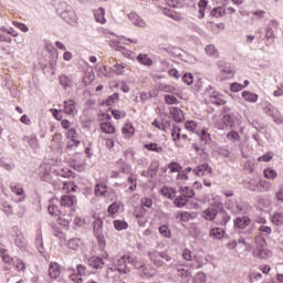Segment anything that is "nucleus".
Segmentation results:
<instances>
[{"mask_svg":"<svg viewBox=\"0 0 283 283\" xmlns=\"http://www.w3.org/2000/svg\"><path fill=\"white\" fill-rule=\"evenodd\" d=\"M171 138L177 147H184L191 143V138H189L187 134L182 133V128L178 126H172Z\"/></svg>","mask_w":283,"mask_h":283,"instance_id":"1","label":"nucleus"},{"mask_svg":"<svg viewBox=\"0 0 283 283\" xmlns=\"http://www.w3.org/2000/svg\"><path fill=\"white\" fill-rule=\"evenodd\" d=\"M255 243L258 250L254 252L256 258L260 260H268V258H271V251L266 249V239L263 237H256Z\"/></svg>","mask_w":283,"mask_h":283,"instance_id":"2","label":"nucleus"},{"mask_svg":"<svg viewBox=\"0 0 283 283\" xmlns=\"http://www.w3.org/2000/svg\"><path fill=\"white\" fill-rule=\"evenodd\" d=\"M93 231L97 238V242L102 249H105L106 242L105 237H103V220L95 219L93 222Z\"/></svg>","mask_w":283,"mask_h":283,"instance_id":"3","label":"nucleus"},{"mask_svg":"<svg viewBox=\"0 0 283 283\" xmlns=\"http://www.w3.org/2000/svg\"><path fill=\"white\" fill-rule=\"evenodd\" d=\"M102 134H116V126L112 123V115H106V118L99 123Z\"/></svg>","mask_w":283,"mask_h":283,"instance_id":"4","label":"nucleus"},{"mask_svg":"<svg viewBox=\"0 0 283 283\" xmlns=\"http://www.w3.org/2000/svg\"><path fill=\"white\" fill-rule=\"evenodd\" d=\"M135 259L130 255H123L117 260L116 266L119 273H129L127 264H134Z\"/></svg>","mask_w":283,"mask_h":283,"instance_id":"5","label":"nucleus"},{"mask_svg":"<svg viewBox=\"0 0 283 283\" xmlns=\"http://www.w3.org/2000/svg\"><path fill=\"white\" fill-rule=\"evenodd\" d=\"M220 74L219 77L221 81H229L235 76V70L231 64H219Z\"/></svg>","mask_w":283,"mask_h":283,"instance_id":"6","label":"nucleus"},{"mask_svg":"<svg viewBox=\"0 0 283 283\" xmlns=\"http://www.w3.org/2000/svg\"><path fill=\"white\" fill-rule=\"evenodd\" d=\"M192 172L195 176L202 177V176H209L210 178L213 176V169L209 166V164H202L197 166Z\"/></svg>","mask_w":283,"mask_h":283,"instance_id":"7","label":"nucleus"},{"mask_svg":"<svg viewBox=\"0 0 283 283\" xmlns=\"http://www.w3.org/2000/svg\"><path fill=\"white\" fill-rule=\"evenodd\" d=\"M76 196H72V195H64L61 197L60 200V205L61 207H71V211L74 213V211H76L75 209V205H76Z\"/></svg>","mask_w":283,"mask_h":283,"instance_id":"8","label":"nucleus"},{"mask_svg":"<svg viewBox=\"0 0 283 283\" xmlns=\"http://www.w3.org/2000/svg\"><path fill=\"white\" fill-rule=\"evenodd\" d=\"M209 101L210 103H212L213 105H218V106H222V105H227V99L224 98V95H222L220 92L218 91H212L209 95Z\"/></svg>","mask_w":283,"mask_h":283,"instance_id":"9","label":"nucleus"},{"mask_svg":"<svg viewBox=\"0 0 283 283\" xmlns=\"http://www.w3.org/2000/svg\"><path fill=\"white\" fill-rule=\"evenodd\" d=\"M128 19L134 25H136V28H147V22H145L144 19L140 18V15H138L136 12L128 13Z\"/></svg>","mask_w":283,"mask_h":283,"instance_id":"10","label":"nucleus"},{"mask_svg":"<svg viewBox=\"0 0 283 283\" xmlns=\"http://www.w3.org/2000/svg\"><path fill=\"white\" fill-rule=\"evenodd\" d=\"M57 203H59V199H51L49 201V206H48V211H49L50 216H54L55 218H57L59 216H61L63 213L59 209Z\"/></svg>","mask_w":283,"mask_h":283,"instance_id":"11","label":"nucleus"},{"mask_svg":"<svg viewBox=\"0 0 283 283\" xmlns=\"http://www.w3.org/2000/svg\"><path fill=\"white\" fill-rule=\"evenodd\" d=\"M49 276L51 280H56L61 276V265L56 262H51L49 268Z\"/></svg>","mask_w":283,"mask_h":283,"instance_id":"12","label":"nucleus"},{"mask_svg":"<svg viewBox=\"0 0 283 283\" xmlns=\"http://www.w3.org/2000/svg\"><path fill=\"white\" fill-rule=\"evenodd\" d=\"M170 116L174 118L175 123H182L185 120V113L178 107H170Z\"/></svg>","mask_w":283,"mask_h":283,"instance_id":"13","label":"nucleus"},{"mask_svg":"<svg viewBox=\"0 0 283 283\" xmlns=\"http://www.w3.org/2000/svg\"><path fill=\"white\" fill-rule=\"evenodd\" d=\"M271 187L272 185L270 181L261 180L258 182L256 186L251 187V191H261V192L271 191Z\"/></svg>","mask_w":283,"mask_h":283,"instance_id":"14","label":"nucleus"},{"mask_svg":"<svg viewBox=\"0 0 283 283\" xmlns=\"http://www.w3.org/2000/svg\"><path fill=\"white\" fill-rule=\"evenodd\" d=\"M269 207H271V200L263 198V197L256 198L255 208L259 211H265V209H269Z\"/></svg>","mask_w":283,"mask_h":283,"instance_id":"15","label":"nucleus"},{"mask_svg":"<svg viewBox=\"0 0 283 283\" xmlns=\"http://www.w3.org/2000/svg\"><path fill=\"white\" fill-rule=\"evenodd\" d=\"M0 255H1V259L4 262V264H8L6 270L10 271V269H12V266H14V259L12 256H10V254H8V250H1Z\"/></svg>","mask_w":283,"mask_h":283,"instance_id":"16","label":"nucleus"},{"mask_svg":"<svg viewBox=\"0 0 283 283\" xmlns=\"http://www.w3.org/2000/svg\"><path fill=\"white\" fill-rule=\"evenodd\" d=\"M88 266L95 270L103 269L105 266V262L102 258L92 256L91 259H88Z\"/></svg>","mask_w":283,"mask_h":283,"instance_id":"17","label":"nucleus"},{"mask_svg":"<svg viewBox=\"0 0 283 283\" xmlns=\"http://www.w3.org/2000/svg\"><path fill=\"white\" fill-rule=\"evenodd\" d=\"M136 129L134 128V125L130 123H126L122 127V134L124 138H132L134 136Z\"/></svg>","mask_w":283,"mask_h":283,"instance_id":"18","label":"nucleus"},{"mask_svg":"<svg viewBox=\"0 0 283 283\" xmlns=\"http://www.w3.org/2000/svg\"><path fill=\"white\" fill-rule=\"evenodd\" d=\"M64 112L69 116H73V114H76V102H74V99H69L64 102Z\"/></svg>","mask_w":283,"mask_h":283,"instance_id":"19","label":"nucleus"},{"mask_svg":"<svg viewBox=\"0 0 283 283\" xmlns=\"http://www.w3.org/2000/svg\"><path fill=\"white\" fill-rule=\"evenodd\" d=\"M164 14H165L166 17H169V18L172 19L174 21H182V13L177 12V11L174 10V9H167V8H165V9H164Z\"/></svg>","mask_w":283,"mask_h":283,"instance_id":"20","label":"nucleus"},{"mask_svg":"<svg viewBox=\"0 0 283 283\" xmlns=\"http://www.w3.org/2000/svg\"><path fill=\"white\" fill-rule=\"evenodd\" d=\"M148 258L150 262L155 264V266H163V264H165L160 258V252L158 251L149 252Z\"/></svg>","mask_w":283,"mask_h":283,"instance_id":"21","label":"nucleus"},{"mask_svg":"<svg viewBox=\"0 0 283 283\" xmlns=\"http://www.w3.org/2000/svg\"><path fill=\"white\" fill-rule=\"evenodd\" d=\"M242 98L247 102V103H255L258 101V98H260V96L251 91H243L241 93Z\"/></svg>","mask_w":283,"mask_h":283,"instance_id":"22","label":"nucleus"},{"mask_svg":"<svg viewBox=\"0 0 283 283\" xmlns=\"http://www.w3.org/2000/svg\"><path fill=\"white\" fill-rule=\"evenodd\" d=\"M137 61L138 63H140L142 65H146L147 67H151V65H154V60L149 57V54L140 53L139 55H137Z\"/></svg>","mask_w":283,"mask_h":283,"instance_id":"23","label":"nucleus"},{"mask_svg":"<svg viewBox=\"0 0 283 283\" xmlns=\"http://www.w3.org/2000/svg\"><path fill=\"white\" fill-rule=\"evenodd\" d=\"M234 224L238 229H247V227L251 224V219H249V217H238L234 220Z\"/></svg>","mask_w":283,"mask_h":283,"instance_id":"24","label":"nucleus"},{"mask_svg":"<svg viewBox=\"0 0 283 283\" xmlns=\"http://www.w3.org/2000/svg\"><path fill=\"white\" fill-rule=\"evenodd\" d=\"M216 216H218V210L213 209V208H208L206 210H203L201 212V217L205 219V220H216Z\"/></svg>","mask_w":283,"mask_h":283,"instance_id":"25","label":"nucleus"},{"mask_svg":"<svg viewBox=\"0 0 283 283\" xmlns=\"http://www.w3.org/2000/svg\"><path fill=\"white\" fill-rule=\"evenodd\" d=\"M94 17L97 23H102V25L107 23V19H105V10L103 8L95 10Z\"/></svg>","mask_w":283,"mask_h":283,"instance_id":"26","label":"nucleus"},{"mask_svg":"<svg viewBox=\"0 0 283 283\" xmlns=\"http://www.w3.org/2000/svg\"><path fill=\"white\" fill-rule=\"evenodd\" d=\"M69 249H72L73 251H78L83 247V241L78 238H74L69 240L67 242Z\"/></svg>","mask_w":283,"mask_h":283,"instance_id":"27","label":"nucleus"},{"mask_svg":"<svg viewBox=\"0 0 283 283\" xmlns=\"http://www.w3.org/2000/svg\"><path fill=\"white\" fill-rule=\"evenodd\" d=\"M159 191L164 198H176V190L171 187L164 186Z\"/></svg>","mask_w":283,"mask_h":283,"instance_id":"28","label":"nucleus"},{"mask_svg":"<svg viewBox=\"0 0 283 283\" xmlns=\"http://www.w3.org/2000/svg\"><path fill=\"white\" fill-rule=\"evenodd\" d=\"M126 67L127 64L125 63H116L113 65L112 71L114 72V74H116V76H123V74H125Z\"/></svg>","mask_w":283,"mask_h":283,"instance_id":"29","label":"nucleus"},{"mask_svg":"<svg viewBox=\"0 0 283 283\" xmlns=\"http://www.w3.org/2000/svg\"><path fill=\"white\" fill-rule=\"evenodd\" d=\"M145 149H147L148 151H155L156 154H163V151H165V149L163 148V146L156 144V143H149V144H145L144 145Z\"/></svg>","mask_w":283,"mask_h":283,"instance_id":"30","label":"nucleus"},{"mask_svg":"<svg viewBox=\"0 0 283 283\" xmlns=\"http://www.w3.org/2000/svg\"><path fill=\"white\" fill-rule=\"evenodd\" d=\"M210 238H213V240H222L224 238V230H222L221 228L211 229Z\"/></svg>","mask_w":283,"mask_h":283,"instance_id":"31","label":"nucleus"},{"mask_svg":"<svg viewBox=\"0 0 283 283\" xmlns=\"http://www.w3.org/2000/svg\"><path fill=\"white\" fill-rule=\"evenodd\" d=\"M209 2L207 0H200L198 2V19H205V11Z\"/></svg>","mask_w":283,"mask_h":283,"instance_id":"32","label":"nucleus"},{"mask_svg":"<svg viewBox=\"0 0 283 283\" xmlns=\"http://www.w3.org/2000/svg\"><path fill=\"white\" fill-rule=\"evenodd\" d=\"M178 275L184 283L191 282V272H189V270L179 269Z\"/></svg>","mask_w":283,"mask_h":283,"instance_id":"33","label":"nucleus"},{"mask_svg":"<svg viewBox=\"0 0 283 283\" xmlns=\"http://www.w3.org/2000/svg\"><path fill=\"white\" fill-rule=\"evenodd\" d=\"M55 176H61L62 178H74V171L69 168H62L54 171Z\"/></svg>","mask_w":283,"mask_h":283,"instance_id":"34","label":"nucleus"},{"mask_svg":"<svg viewBox=\"0 0 283 283\" xmlns=\"http://www.w3.org/2000/svg\"><path fill=\"white\" fill-rule=\"evenodd\" d=\"M206 53L208 56H214V59H218L220 56V52H218V49L213 44H209L206 46Z\"/></svg>","mask_w":283,"mask_h":283,"instance_id":"35","label":"nucleus"},{"mask_svg":"<svg viewBox=\"0 0 283 283\" xmlns=\"http://www.w3.org/2000/svg\"><path fill=\"white\" fill-rule=\"evenodd\" d=\"M113 224H114V229H116V231H125V229H127L129 227V224L125 220H115L113 222Z\"/></svg>","mask_w":283,"mask_h":283,"instance_id":"36","label":"nucleus"},{"mask_svg":"<svg viewBox=\"0 0 283 283\" xmlns=\"http://www.w3.org/2000/svg\"><path fill=\"white\" fill-rule=\"evenodd\" d=\"M185 129L188 132H191L192 134L196 133V129H198V122L196 120H186L184 124Z\"/></svg>","mask_w":283,"mask_h":283,"instance_id":"37","label":"nucleus"},{"mask_svg":"<svg viewBox=\"0 0 283 283\" xmlns=\"http://www.w3.org/2000/svg\"><path fill=\"white\" fill-rule=\"evenodd\" d=\"M227 14V9L223 7H217L211 10V15L216 17V19H220V17H224Z\"/></svg>","mask_w":283,"mask_h":283,"instance_id":"38","label":"nucleus"},{"mask_svg":"<svg viewBox=\"0 0 283 283\" xmlns=\"http://www.w3.org/2000/svg\"><path fill=\"white\" fill-rule=\"evenodd\" d=\"M77 138L78 137L67 138L66 149H74V147H78V145H81V142Z\"/></svg>","mask_w":283,"mask_h":283,"instance_id":"39","label":"nucleus"},{"mask_svg":"<svg viewBox=\"0 0 283 283\" xmlns=\"http://www.w3.org/2000/svg\"><path fill=\"white\" fill-rule=\"evenodd\" d=\"M15 244L17 247H19L20 249H25L27 244H28V241L25 240V237L20 233L17 235L15 238Z\"/></svg>","mask_w":283,"mask_h":283,"instance_id":"40","label":"nucleus"},{"mask_svg":"<svg viewBox=\"0 0 283 283\" xmlns=\"http://www.w3.org/2000/svg\"><path fill=\"white\" fill-rule=\"evenodd\" d=\"M179 189H181V193L186 198H193V196H196V192L193 191V189H191L187 186H180Z\"/></svg>","mask_w":283,"mask_h":283,"instance_id":"41","label":"nucleus"},{"mask_svg":"<svg viewBox=\"0 0 283 283\" xmlns=\"http://www.w3.org/2000/svg\"><path fill=\"white\" fill-rule=\"evenodd\" d=\"M187 202H189V198L186 197L185 195H181L175 199V205H176V207H179V208L185 207V205H187Z\"/></svg>","mask_w":283,"mask_h":283,"instance_id":"42","label":"nucleus"},{"mask_svg":"<svg viewBox=\"0 0 283 283\" xmlns=\"http://www.w3.org/2000/svg\"><path fill=\"white\" fill-rule=\"evenodd\" d=\"M199 136H200V139L203 143H206V145H209V143H211V134H209V132L206 128L201 129Z\"/></svg>","mask_w":283,"mask_h":283,"instance_id":"43","label":"nucleus"},{"mask_svg":"<svg viewBox=\"0 0 283 283\" xmlns=\"http://www.w3.org/2000/svg\"><path fill=\"white\" fill-rule=\"evenodd\" d=\"M62 189L63 191H65L66 193H70V191H76V186L74 185V182L72 181H64L62 184Z\"/></svg>","mask_w":283,"mask_h":283,"instance_id":"44","label":"nucleus"},{"mask_svg":"<svg viewBox=\"0 0 283 283\" xmlns=\"http://www.w3.org/2000/svg\"><path fill=\"white\" fill-rule=\"evenodd\" d=\"M138 179L134 176L128 177L127 185L129 191H136Z\"/></svg>","mask_w":283,"mask_h":283,"instance_id":"45","label":"nucleus"},{"mask_svg":"<svg viewBox=\"0 0 283 283\" xmlns=\"http://www.w3.org/2000/svg\"><path fill=\"white\" fill-rule=\"evenodd\" d=\"M264 177L268 178V180H275V178H277V171L273 170V168H266L264 170Z\"/></svg>","mask_w":283,"mask_h":283,"instance_id":"46","label":"nucleus"},{"mask_svg":"<svg viewBox=\"0 0 283 283\" xmlns=\"http://www.w3.org/2000/svg\"><path fill=\"white\" fill-rule=\"evenodd\" d=\"M95 193L97 196H104L107 193V185L105 184H97L95 188Z\"/></svg>","mask_w":283,"mask_h":283,"instance_id":"47","label":"nucleus"},{"mask_svg":"<svg viewBox=\"0 0 283 283\" xmlns=\"http://www.w3.org/2000/svg\"><path fill=\"white\" fill-rule=\"evenodd\" d=\"M72 219L67 218L65 219V214L62 212L59 217H57V224H60L61 227H70V222Z\"/></svg>","mask_w":283,"mask_h":283,"instance_id":"48","label":"nucleus"},{"mask_svg":"<svg viewBox=\"0 0 283 283\" xmlns=\"http://www.w3.org/2000/svg\"><path fill=\"white\" fill-rule=\"evenodd\" d=\"M168 169H169V171H171V174H180V171H182V166H180V164L174 161L168 165Z\"/></svg>","mask_w":283,"mask_h":283,"instance_id":"49","label":"nucleus"},{"mask_svg":"<svg viewBox=\"0 0 283 283\" xmlns=\"http://www.w3.org/2000/svg\"><path fill=\"white\" fill-rule=\"evenodd\" d=\"M120 211V205L117 202H113L111 206H108L107 213L111 216H115V213H118Z\"/></svg>","mask_w":283,"mask_h":283,"instance_id":"50","label":"nucleus"},{"mask_svg":"<svg viewBox=\"0 0 283 283\" xmlns=\"http://www.w3.org/2000/svg\"><path fill=\"white\" fill-rule=\"evenodd\" d=\"M273 224H276V227H280L283 224V214L280 212H276L272 217Z\"/></svg>","mask_w":283,"mask_h":283,"instance_id":"51","label":"nucleus"},{"mask_svg":"<svg viewBox=\"0 0 283 283\" xmlns=\"http://www.w3.org/2000/svg\"><path fill=\"white\" fill-rule=\"evenodd\" d=\"M193 283H207V274L199 272L193 277Z\"/></svg>","mask_w":283,"mask_h":283,"instance_id":"52","label":"nucleus"},{"mask_svg":"<svg viewBox=\"0 0 283 283\" xmlns=\"http://www.w3.org/2000/svg\"><path fill=\"white\" fill-rule=\"evenodd\" d=\"M112 114L115 120H120V118H125V116H127V113H125V111H119V109H113Z\"/></svg>","mask_w":283,"mask_h":283,"instance_id":"53","label":"nucleus"},{"mask_svg":"<svg viewBox=\"0 0 283 283\" xmlns=\"http://www.w3.org/2000/svg\"><path fill=\"white\" fill-rule=\"evenodd\" d=\"M181 255L187 262H191L193 260V253L189 249H184Z\"/></svg>","mask_w":283,"mask_h":283,"instance_id":"54","label":"nucleus"},{"mask_svg":"<svg viewBox=\"0 0 283 283\" xmlns=\"http://www.w3.org/2000/svg\"><path fill=\"white\" fill-rule=\"evenodd\" d=\"M164 101L167 105H178V98L174 95H165Z\"/></svg>","mask_w":283,"mask_h":283,"instance_id":"55","label":"nucleus"},{"mask_svg":"<svg viewBox=\"0 0 283 283\" xmlns=\"http://www.w3.org/2000/svg\"><path fill=\"white\" fill-rule=\"evenodd\" d=\"M222 123L226 127H233V116L227 114L222 117Z\"/></svg>","mask_w":283,"mask_h":283,"instance_id":"56","label":"nucleus"},{"mask_svg":"<svg viewBox=\"0 0 283 283\" xmlns=\"http://www.w3.org/2000/svg\"><path fill=\"white\" fill-rule=\"evenodd\" d=\"M145 213H147V209H145L143 206L135 208V211H134L135 218H143Z\"/></svg>","mask_w":283,"mask_h":283,"instance_id":"57","label":"nucleus"},{"mask_svg":"<svg viewBox=\"0 0 283 283\" xmlns=\"http://www.w3.org/2000/svg\"><path fill=\"white\" fill-rule=\"evenodd\" d=\"M154 205V202L151 201V199L144 197L140 200V207H143L144 209H151V206Z\"/></svg>","mask_w":283,"mask_h":283,"instance_id":"58","label":"nucleus"},{"mask_svg":"<svg viewBox=\"0 0 283 283\" xmlns=\"http://www.w3.org/2000/svg\"><path fill=\"white\" fill-rule=\"evenodd\" d=\"M116 101H118V93H114L113 95L108 96L105 104L108 107H112V105H114V103H116Z\"/></svg>","mask_w":283,"mask_h":283,"instance_id":"59","label":"nucleus"},{"mask_svg":"<svg viewBox=\"0 0 283 283\" xmlns=\"http://www.w3.org/2000/svg\"><path fill=\"white\" fill-rule=\"evenodd\" d=\"M76 271H77V274L80 275V277H84L85 275H87V266H85L83 264H77Z\"/></svg>","mask_w":283,"mask_h":283,"instance_id":"60","label":"nucleus"},{"mask_svg":"<svg viewBox=\"0 0 283 283\" xmlns=\"http://www.w3.org/2000/svg\"><path fill=\"white\" fill-rule=\"evenodd\" d=\"M12 193H15V196H24L23 188L20 185H13L11 186Z\"/></svg>","mask_w":283,"mask_h":283,"instance_id":"61","label":"nucleus"},{"mask_svg":"<svg viewBox=\"0 0 283 283\" xmlns=\"http://www.w3.org/2000/svg\"><path fill=\"white\" fill-rule=\"evenodd\" d=\"M14 214L17 216V218H23L25 216V207L18 206Z\"/></svg>","mask_w":283,"mask_h":283,"instance_id":"62","label":"nucleus"},{"mask_svg":"<svg viewBox=\"0 0 283 283\" xmlns=\"http://www.w3.org/2000/svg\"><path fill=\"white\" fill-rule=\"evenodd\" d=\"M70 280L73 282V283H83V277L78 274V273H72L70 275Z\"/></svg>","mask_w":283,"mask_h":283,"instance_id":"63","label":"nucleus"},{"mask_svg":"<svg viewBox=\"0 0 283 283\" xmlns=\"http://www.w3.org/2000/svg\"><path fill=\"white\" fill-rule=\"evenodd\" d=\"M13 266H15L17 271H25V263L22 260L17 259Z\"/></svg>","mask_w":283,"mask_h":283,"instance_id":"64","label":"nucleus"}]
</instances>
